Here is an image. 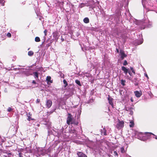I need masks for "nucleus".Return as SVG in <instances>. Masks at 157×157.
<instances>
[{
  "label": "nucleus",
  "mask_w": 157,
  "mask_h": 157,
  "mask_svg": "<svg viewBox=\"0 0 157 157\" xmlns=\"http://www.w3.org/2000/svg\"><path fill=\"white\" fill-rule=\"evenodd\" d=\"M22 4L23 5H24L25 4V2H22Z\"/></svg>",
  "instance_id": "58"
},
{
  "label": "nucleus",
  "mask_w": 157,
  "mask_h": 157,
  "mask_svg": "<svg viewBox=\"0 0 157 157\" xmlns=\"http://www.w3.org/2000/svg\"><path fill=\"white\" fill-rule=\"evenodd\" d=\"M69 132L70 133L74 134L75 135L77 134V132L76 130H75L73 128H71L69 130Z\"/></svg>",
  "instance_id": "17"
},
{
  "label": "nucleus",
  "mask_w": 157,
  "mask_h": 157,
  "mask_svg": "<svg viewBox=\"0 0 157 157\" xmlns=\"http://www.w3.org/2000/svg\"><path fill=\"white\" fill-rule=\"evenodd\" d=\"M34 76L35 78H38L39 77V74L37 72H34L33 73Z\"/></svg>",
  "instance_id": "19"
},
{
  "label": "nucleus",
  "mask_w": 157,
  "mask_h": 157,
  "mask_svg": "<svg viewBox=\"0 0 157 157\" xmlns=\"http://www.w3.org/2000/svg\"><path fill=\"white\" fill-rule=\"evenodd\" d=\"M145 134L147 136H148V138H149L150 137V136L151 135H152L155 136V137H153V138L157 140V136L155 135L154 134H153L152 133L146 132H145Z\"/></svg>",
  "instance_id": "9"
},
{
  "label": "nucleus",
  "mask_w": 157,
  "mask_h": 157,
  "mask_svg": "<svg viewBox=\"0 0 157 157\" xmlns=\"http://www.w3.org/2000/svg\"><path fill=\"white\" fill-rule=\"evenodd\" d=\"M81 112V110H80V109H79L78 110V113L79 114V115L80 114Z\"/></svg>",
  "instance_id": "50"
},
{
  "label": "nucleus",
  "mask_w": 157,
  "mask_h": 157,
  "mask_svg": "<svg viewBox=\"0 0 157 157\" xmlns=\"http://www.w3.org/2000/svg\"><path fill=\"white\" fill-rule=\"evenodd\" d=\"M134 123L132 121H131L130 122L129 126L131 128L133 127L134 126Z\"/></svg>",
  "instance_id": "26"
},
{
  "label": "nucleus",
  "mask_w": 157,
  "mask_h": 157,
  "mask_svg": "<svg viewBox=\"0 0 157 157\" xmlns=\"http://www.w3.org/2000/svg\"><path fill=\"white\" fill-rule=\"evenodd\" d=\"M94 101V99H90L88 101V103H92Z\"/></svg>",
  "instance_id": "32"
},
{
  "label": "nucleus",
  "mask_w": 157,
  "mask_h": 157,
  "mask_svg": "<svg viewBox=\"0 0 157 157\" xmlns=\"http://www.w3.org/2000/svg\"><path fill=\"white\" fill-rule=\"evenodd\" d=\"M61 41H62V42L63 41H64V39L62 38V36H61Z\"/></svg>",
  "instance_id": "51"
},
{
  "label": "nucleus",
  "mask_w": 157,
  "mask_h": 157,
  "mask_svg": "<svg viewBox=\"0 0 157 157\" xmlns=\"http://www.w3.org/2000/svg\"><path fill=\"white\" fill-rule=\"evenodd\" d=\"M124 122L123 121H120L118 119V122L117 124L116 127L117 128L121 129L124 127Z\"/></svg>",
  "instance_id": "2"
},
{
  "label": "nucleus",
  "mask_w": 157,
  "mask_h": 157,
  "mask_svg": "<svg viewBox=\"0 0 157 157\" xmlns=\"http://www.w3.org/2000/svg\"><path fill=\"white\" fill-rule=\"evenodd\" d=\"M27 119L29 121L31 120H34V119L31 118V117L30 116H28V118Z\"/></svg>",
  "instance_id": "31"
},
{
  "label": "nucleus",
  "mask_w": 157,
  "mask_h": 157,
  "mask_svg": "<svg viewBox=\"0 0 157 157\" xmlns=\"http://www.w3.org/2000/svg\"><path fill=\"white\" fill-rule=\"evenodd\" d=\"M28 73H29V74H28V75H33V74L32 73H29V72H28Z\"/></svg>",
  "instance_id": "55"
},
{
  "label": "nucleus",
  "mask_w": 157,
  "mask_h": 157,
  "mask_svg": "<svg viewBox=\"0 0 157 157\" xmlns=\"http://www.w3.org/2000/svg\"><path fill=\"white\" fill-rule=\"evenodd\" d=\"M52 102L50 100H48L46 102V107L48 108H49L52 106Z\"/></svg>",
  "instance_id": "6"
},
{
  "label": "nucleus",
  "mask_w": 157,
  "mask_h": 157,
  "mask_svg": "<svg viewBox=\"0 0 157 157\" xmlns=\"http://www.w3.org/2000/svg\"><path fill=\"white\" fill-rule=\"evenodd\" d=\"M50 44H47L46 46L48 47L49 46H50Z\"/></svg>",
  "instance_id": "52"
},
{
  "label": "nucleus",
  "mask_w": 157,
  "mask_h": 157,
  "mask_svg": "<svg viewBox=\"0 0 157 157\" xmlns=\"http://www.w3.org/2000/svg\"><path fill=\"white\" fill-rule=\"evenodd\" d=\"M70 124H75V125H77L78 124V121H75L74 120Z\"/></svg>",
  "instance_id": "25"
},
{
  "label": "nucleus",
  "mask_w": 157,
  "mask_h": 157,
  "mask_svg": "<svg viewBox=\"0 0 157 157\" xmlns=\"http://www.w3.org/2000/svg\"><path fill=\"white\" fill-rule=\"evenodd\" d=\"M138 78H135L133 80L132 82L134 83L135 86H137L138 85L139 83L138 81H137Z\"/></svg>",
  "instance_id": "15"
},
{
  "label": "nucleus",
  "mask_w": 157,
  "mask_h": 157,
  "mask_svg": "<svg viewBox=\"0 0 157 157\" xmlns=\"http://www.w3.org/2000/svg\"><path fill=\"white\" fill-rule=\"evenodd\" d=\"M75 82L79 86H82L79 80L77 79L75 80Z\"/></svg>",
  "instance_id": "23"
},
{
  "label": "nucleus",
  "mask_w": 157,
  "mask_h": 157,
  "mask_svg": "<svg viewBox=\"0 0 157 157\" xmlns=\"http://www.w3.org/2000/svg\"><path fill=\"white\" fill-rule=\"evenodd\" d=\"M5 2V1L4 0H0V3L2 4L3 6L4 5V3Z\"/></svg>",
  "instance_id": "33"
},
{
  "label": "nucleus",
  "mask_w": 157,
  "mask_h": 157,
  "mask_svg": "<svg viewBox=\"0 0 157 157\" xmlns=\"http://www.w3.org/2000/svg\"><path fill=\"white\" fill-rule=\"evenodd\" d=\"M128 73H129V75L130 76H132V73L131 72V71H128Z\"/></svg>",
  "instance_id": "46"
},
{
  "label": "nucleus",
  "mask_w": 157,
  "mask_h": 157,
  "mask_svg": "<svg viewBox=\"0 0 157 157\" xmlns=\"http://www.w3.org/2000/svg\"><path fill=\"white\" fill-rule=\"evenodd\" d=\"M12 109L11 107H9L7 109V111L9 112H10L11 111Z\"/></svg>",
  "instance_id": "41"
},
{
  "label": "nucleus",
  "mask_w": 157,
  "mask_h": 157,
  "mask_svg": "<svg viewBox=\"0 0 157 157\" xmlns=\"http://www.w3.org/2000/svg\"><path fill=\"white\" fill-rule=\"evenodd\" d=\"M83 21L85 23H88L89 22V19L88 17H86L84 18Z\"/></svg>",
  "instance_id": "18"
},
{
  "label": "nucleus",
  "mask_w": 157,
  "mask_h": 157,
  "mask_svg": "<svg viewBox=\"0 0 157 157\" xmlns=\"http://www.w3.org/2000/svg\"><path fill=\"white\" fill-rule=\"evenodd\" d=\"M63 82L64 85H63V87L65 88L66 87L68 86V83L67 81L65 79H63Z\"/></svg>",
  "instance_id": "21"
},
{
  "label": "nucleus",
  "mask_w": 157,
  "mask_h": 157,
  "mask_svg": "<svg viewBox=\"0 0 157 157\" xmlns=\"http://www.w3.org/2000/svg\"><path fill=\"white\" fill-rule=\"evenodd\" d=\"M128 64V63L127 61L126 60H125L124 61V63H123V65L124 66H126Z\"/></svg>",
  "instance_id": "34"
},
{
  "label": "nucleus",
  "mask_w": 157,
  "mask_h": 157,
  "mask_svg": "<svg viewBox=\"0 0 157 157\" xmlns=\"http://www.w3.org/2000/svg\"><path fill=\"white\" fill-rule=\"evenodd\" d=\"M44 41L42 43V44H43L44 43Z\"/></svg>",
  "instance_id": "59"
},
{
  "label": "nucleus",
  "mask_w": 157,
  "mask_h": 157,
  "mask_svg": "<svg viewBox=\"0 0 157 157\" xmlns=\"http://www.w3.org/2000/svg\"><path fill=\"white\" fill-rule=\"evenodd\" d=\"M66 89L69 92H72L73 90V86L72 84H70L67 86Z\"/></svg>",
  "instance_id": "7"
},
{
  "label": "nucleus",
  "mask_w": 157,
  "mask_h": 157,
  "mask_svg": "<svg viewBox=\"0 0 157 157\" xmlns=\"http://www.w3.org/2000/svg\"><path fill=\"white\" fill-rule=\"evenodd\" d=\"M114 155L115 156H116V155L118 156V153L116 151H114Z\"/></svg>",
  "instance_id": "39"
},
{
  "label": "nucleus",
  "mask_w": 157,
  "mask_h": 157,
  "mask_svg": "<svg viewBox=\"0 0 157 157\" xmlns=\"http://www.w3.org/2000/svg\"><path fill=\"white\" fill-rule=\"evenodd\" d=\"M60 77L63 78H64V75L63 73H61L60 75Z\"/></svg>",
  "instance_id": "38"
},
{
  "label": "nucleus",
  "mask_w": 157,
  "mask_h": 157,
  "mask_svg": "<svg viewBox=\"0 0 157 157\" xmlns=\"http://www.w3.org/2000/svg\"><path fill=\"white\" fill-rule=\"evenodd\" d=\"M152 25V23L151 22H150L147 20H146L145 21V22L144 23V25L145 27L143 29H144V28L147 27V28H150L151 27Z\"/></svg>",
  "instance_id": "3"
},
{
  "label": "nucleus",
  "mask_w": 157,
  "mask_h": 157,
  "mask_svg": "<svg viewBox=\"0 0 157 157\" xmlns=\"http://www.w3.org/2000/svg\"><path fill=\"white\" fill-rule=\"evenodd\" d=\"M84 6V4H83V3H82L79 4V7L81 8H82V7Z\"/></svg>",
  "instance_id": "30"
},
{
  "label": "nucleus",
  "mask_w": 157,
  "mask_h": 157,
  "mask_svg": "<svg viewBox=\"0 0 157 157\" xmlns=\"http://www.w3.org/2000/svg\"><path fill=\"white\" fill-rule=\"evenodd\" d=\"M13 61H14V59H13Z\"/></svg>",
  "instance_id": "61"
},
{
  "label": "nucleus",
  "mask_w": 157,
  "mask_h": 157,
  "mask_svg": "<svg viewBox=\"0 0 157 157\" xmlns=\"http://www.w3.org/2000/svg\"><path fill=\"white\" fill-rule=\"evenodd\" d=\"M142 4L143 6V7H145V3H144V0H142Z\"/></svg>",
  "instance_id": "40"
},
{
  "label": "nucleus",
  "mask_w": 157,
  "mask_h": 157,
  "mask_svg": "<svg viewBox=\"0 0 157 157\" xmlns=\"http://www.w3.org/2000/svg\"><path fill=\"white\" fill-rule=\"evenodd\" d=\"M47 31L46 30H45L44 31V33L45 34V36H46L47 35Z\"/></svg>",
  "instance_id": "45"
},
{
  "label": "nucleus",
  "mask_w": 157,
  "mask_h": 157,
  "mask_svg": "<svg viewBox=\"0 0 157 157\" xmlns=\"http://www.w3.org/2000/svg\"><path fill=\"white\" fill-rule=\"evenodd\" d=\"M109 97L108 98V99L109 101V104L112 106L113 108V98L110 97L109 95H108Z\"/></svg>",
  "instance_id": "11"
},
{
  "label": "nucleus",
  "mask_w": 157,
  "mask_h": 157,
  "mask_svg": "<svg viewBox=\"0 0 157 157\" xmlns=\"http://www.w3.org/2000/svg\"><path fill=\"white\" fill-rule=\"evenodd\" d=\"M101 133H103L104 135L105 136L107 135L106 130L105 128H103V130H101Z\"/></svg>",
  "instance_id": "20"
},
{
  "label": "nucleus",
  "mask_w": 157,
  "mask_h": 157,
  "mask_svg": "<svg viewBox=\"0 0 157 157\" xmlns=\"http://www.w3.org/2000/svg\"><path fill=\"white\" fill-rule=\"evenodd\" d=\"M38 153L40 155H44L46 154V151L44 149L41 148L38 150Z\"/></svg>",
  "instance_id": "5"
},
{
  "label": "nucleus",
  "mask_w": 157,
  "mask_h": 157,
  "mask_svg": "<svg viewBox=\"0 0 157 157\" xmlns=\"http://www.w3.org/2000/svg\"><path fill=\"white\" fill-rule=\"evenodd\" d=\"M84 75L85 76H86L87 77H90L91 76V75L90 74L87 73H85L84 74Z\"/></svg>",
  "instance_id": "27"
},
{
  "label": "nucleus",
  "mask_w": 157,
  "mask_h": 157,
  "mask_svg": "<svg viewBox=\"0 0 157 157\" xmlns=\"http://www.w3.org/2000/svg\"><path fill=\"white\" fill-rule=\"evenodd\" d=\"M116 52L117 53H119V52H120L119 51V49L117 48H116Z\"/></svg>",
  "instance_id": "49"
},
{
  "label": "nucleus",
  "mask_w": 157,
  "mask_h": 157,
  "mask_svg": "<svg viewBox=\"0 0 157 157\" xmlns=\"http://www.w3.org/2000/svg\"><path fill=\"white\" fill-rule=\"evenodd\" d=\"M21 153H19V157H22V156H21Z\"/></svg>",
  "instance_id": "56"
},
{
  "label": "nucleus",
  "mask_w": 157,
  "mask_h": 157,
  "mask_svg": "<svg viewBox=\"0 0 157 157\" xmlns=\"http://www.w3.org/2000/svg\"><path fill=\"white\" fill-rule=\"evenodd\" d=\"M56 109H53V110H51L50 111V113H53L55 110Z\"/></svg>",
  "instance_id": "44"
},
{
  "label": "nucleus",
  "mask_w": 157,
  "mask_h": 157,
  "mask_svg": "<svg viewBox=\"0 0 157 157\" xmlns=\"http://www.w3.org/2000/svg\"><path fill=\"white\" fill-rule=\"evenodd\" d=\"M34 52L33 51H30L28 52V55L29 56H32L33 55Z\"/></svg>",
  "instance_id": "24"
},
{
  "label": "nucleus",
  "mask_w": 157,
  "mask_h": 157,
  "mask_svg": "<svg viewBox=\"0 0 157 157\" xmlns=\"http://www.w3.org/2000/svg\"><path fill=\"white\" fill-rule=\"evenodd\" d=\"M29 115H30V113H29Z\"/></svg>",
  "instance_id": "60"
},
{
  "label": "nucleus",
  "mask_w": 157,
  "mask_h": 157,
  "mask_svg": "<svg viewBox=\"0 0 157 157\" xmlns=\"http://www.w3.org/2000/svg\"><path fill=\"white\" fill-rule=\"evenodd\" d=\"M7 36L9 37H10L11 36V34H10V33H7Z\"/></svg>",
  "instance_id": "37"
},
{
  "label": "nucleus",
  "mask_w": 157,
  "mask_h": 157,
  "mask_svg": "<svg viewBox=\"0 0 157 157\" xmlns=\"http://www.w3.org/2000/svg\"><path fill=\"white\" fill-rule=\"evenodd\" d=\"M40 102V100L39 99H37L36 100V103H38Z\"/></svg>",
  "instance_id": "43"
},
{
  "label": "nucleus",
  "mask_w": 157,
  "mask_h": 157,
  "mask_svg": "<svg viewBox=\"0 0 157 157\" xmlns=\"http://www.w3.org/2000/svg\"><path fill=\"white\" fill-rule=\"evenodd\" d=\"M144 75H145V76L146 77H147V78L148 79V76L147 75V74H146V73H145L144 74Z\"/></svg>",
  "instance_id": "48"
},
{
  "label": "nucleus",
  "mask_w": 157,
  "mask_h": 157,
  "mask_svg": "<svg viewBox=\"0 0 157 157\" xmlns=\"http://www.w3.org/2000/svg\"><path fill=\"white\" fill-rule=\"evenodd\" d=\"M123 39L124 40V43H125L126 41V38H124V37H123Z\"/></svg>",
  "instance_id": "53"
},
{
  "label": "nucleus",
  "mask_w": 157,
  "mask_h": 157,
  "mask_svg": "<svg viewBox=\"0 0 157 157\" xmlns=\"http://www.w3.org/2000/svg\"><path fill=\"white\" fill-rule=\"evenodd\" d=\"M136 43H137V45H140L142 44L143 43V39L141 40H136Z\"/></svg>",
  "instance_id": "22"
},
{
  "label": "nucleus",
  "mask_w": 157,
  "mask_h": 157,
  "mask_svg": "<svg viewBox=\"0 0 157 157\" xmlns=\"http://www.w3.org/2000/svg\"><path fill=\"white\" fill-rule=\"evenodd\" d=\"M120 53L121 60L123 59L125 57L127 56V55L125 54L124 51L121 49L120 50Z\"/></svg>",
  "instance_id": "4"
},
{
  "label": "nucleus",
  "mask_w": 157,
  "mask_h": 157,
  "mask_svg": "<svg viewBox=\"0 0 157 157\" xmlns=\"http://www.w3.org/2000/svg\"><path fill=\"white\" fill-rule=\"evenodd\" d=\"M121 83L123 86H124L125 85V83L126 82L125 80H124L123 79H121Z\"/></svg>",
  "instance_id": "28"
},
{
  "label": "nucleus",
  "mask_w": 157,
  "mask_h": 157,
  "mask_svg": "<svg viewBox=\"0 0 157 157\" xmlns=\"http://www.w3.org/2000/svg\"><path fill=\"white\" fill-rule=\"evenodd\" d=\"M130 100L132 102H133L134 101L133 98H131L130 99Z\"/></svg>",
  "instance_id": "54"
},
{
  "label": "nucleus",
  "mask_w": 157,
  "mask_h": 157,
  "mask_svg": "<svg viewBox=\"0 0 157 157\" xmlns=\"http://www.w3.org/2000/svg\"><path fill=\"white\" fill-rule=\"evenodd\" d=\"M121 69L124 71L125 74L126 75L128 71V70L124 66L121 67Z\"/></svg>",
  "instance_id": "16"
},
{
  "label": "nucleus",
  "mask_w": 157,
  "mask_h": 157,
  "mask_svg": "<svg viewBox=\"0 0 157 157\" xmlns=\"http://www.w3.org/2000/svg\"><path fill=\"white\" fill-rule=\"evenodd\" d=\"M135 95L137 98L140 97L142 95V92L141 91L139 92L138 91H136L134 92Z\"/></svg>",
  "instance_id": "10"
},
{
  "label": "nucleus",
  "mask_w": 157,
  "mask_h": 157,
  "mask_svg": "<svg viewBox=\"0 0 157 157\" xmlns=\"http://www.w3.org/2000/svg\"><path fill=\"white\" fill-rule=\"evenodd\" d=\"M59 105L63 109H64L66 107V102L64 100H61L59 103Z\"/></svg>",
  "instance_id": "8"
},
{
  "label": "nucleus",
  "mask_w": 157,
  "mask_h": 157,
  "mask_svg": "<svg viewBox=\"0 0 157 157\" xmlns=\"http://www.w3.org/2000/svg\"><path fill=\"white\" fill-rule=\"evenodd\" d=\"M83 4H84V6H86L87 7L89 6V5L87 4V3H83Z\"/></svg>",
  "instance_id": "42"
},
{
  "label": "nucleus",
  "mask_w": 157,
  "mask_h": 157,
  "mask_svg": "<svg viewBox=\"0 0 157 157\" xmlns=\"http://www.w3.org/2000/svg\"><path fill=\"white\" fill-rule=\"evenodd\" d=\"M46 80L47 81L48 84H49L53 82V81L51 80V77L50 76H47L46 78Z\"/></svg>",
  "instance_id": "14"
},
{
  "label": "nucleus",
  "mask_w": 157,
  "mask_h": 157,
  "mask_svg": "<svg viewBox=\"0 0 157 157\" xmlns=\"http://www.w3.org/2000/svg\"><path fill=\"white\" fill-rule=\"evenodd\" d=\"M121 151L122 153H124L125 151L124 150V149L123 147H122L121 148Z\"/></svg>",
  "instance_id": "35"
},
{
  "label": "nucleus",
  "mask_w": 157,
  "mask_h": 157,
  "mask_svg": "<svg viewBox=\"0 0 157 157\" xmlns=\"http://www.w3.org/2000/svg\"><path fill=\"white\" fill-rule=\"evenodd\" d=\"M32 83L33 84H36V81L35 80H34L33 81Z\"/></svg>",
  "instance_id": "47"
},
{
  "label": "nucleus",
  "mask_w": 157,
  "mask_h": 157,
  "mask_svg": "<svg viewBox=\"0 0 157 157\" xmlns=\"http://www.w3.org/2000/svg\"><path fill=\"white\" fill-rule=\"evenodd\" d=\"M5 92H7V90H6V88H5Z\"/></svg>",
  "instance_id": "57"
},
{
  "label": "nucleus",
  "mask_w": 157,
  "mask_h": 157,
  "mask_svg": "<svg viewBox=\"0 0 157 157\" xmlns=\"http://www.w3.org/2000/svg\"><path fill=\"white\" fill-rule=\"evenodd\" d=\"M35 41L36 42H39L40 41V39L39 37H36L35 39Z\"/></svg>",
  "instance_id": "29"
},
{
  "label": "nucleus",
  "mask_w": 157,
  "mask_h": 157,
  "mask_svg": "<svg viewBox=\"0 0 157 157\" xmlns=\"http://www.w3.org/2000/svg\"><path fill=\"white\" fill-rule=\"evenodd\" d=\"M130 69L131 70H132V72L134 74H135V72L133 68L132 67H130Z\"/></svg>",
  "instance_id": "36"
},
{
  "label": "nucleus",
  "mask_w": 157,
  "mask_h": 157,
  "mask_svg": "<svg viewBox=\"0 0 157 157\" xmlns=\"http://www.w3.org/2000/svg\"><path fill=\"white\" fill-rule=\"evenodd\" d=\"M73 120L74 118L72 115L71 113H68L67 119V124L68 125H70Z\"/></svg>",
  "instance_id": "1"
},
{
  "label": "nucleus",
  "mask_w": 157,
  "mask_h": 157,
  "mask_svg": "<svg viewBox=\"0 0 157 157\" xmlns=\"http://www.w3.org/2000/svg\"><path fill=\"white\" fill-rule=\"evenodd\" d=\"M132 109H133L132 107H128L126 108V110L129 112V114L131 115H132L133 113V112L132 110Z\"/></svg>",
  "instance_id": "12"
},
{
  "label": "nucleus",
  "mask_w": 157,
  "mask_h": 157,
  "mask_svg": "<svg viewBox=\"0 0 157 157\" xmlns=\"http://www.w3.org/2000/svg\"><path fill=\"white\" fill-rule=\"evenodd\" d=\"M77 155L78 157H87V156L85 154L81 152H77Z\"/></svg>",
  "instance_id": "13"
}]
</instances>
